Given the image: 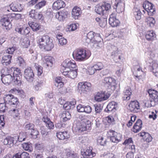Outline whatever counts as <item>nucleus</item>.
Wrapping results in <instances>:
<instances>
[{"mask_svg":"<svg viewBox=\"0 0 158 158\" xmlns=\"http://www.w3.org/2000/svg\"><path fill=\"white\" fill-rule=\"evenodd\" d=\"M100 40H101V38L100 37V34H95L92 31L89 32L83 39V41L87 44L90 42L93 43V45L95 48L100 47Z\"/></svg>","mask_w":158,"mask_h":158,"instance_id":"obj_1","label":"nucleus"},{"mask_svg":"<svg viewBox=\"0 0 158 158\" xmlns=\"http://www.w3.org/2000/svg\"><path fill=\"white\" fill-rule=\"evenodd\" d=\"M38 41L40 48H43L47 51L51 50L54 47L52 40L48 35L39 37Z\"/></svg>","mask_w":158,"mask_h":158,"instance_id":"obj_2","label":"nucleus"},{"mask_svg":"<svg viewBox=\"0 0 158 158\" xmlns=\"http://www.w3.org/2000/svg\"><path fill=\"white\" fill-rule=\"evenodd\" d=\"M90 123V121L86 119L78 121L73 126V128L75 129L76 131L81 133L91 129Z\"/></svg>","mask_w":158,"mask_h":158,"instance_id":"obj_3","label":"nucleus"},{"mask_svg":"<svg viewBox=\"0 0 158 158\" xmlns=\"http://www.w3.org/2000/svg\"><path fill=\"white\" fill-rule=\"evenodd\" d=\"M73 56L74 59L78 61H83L89 56L87 55L86 51L83 49H78L75 50L73 53Z\"/></svg>","mask_w":158,"mask_h":158,"instance_id":"obj_4","label":"nucleus"},{"mask_svg":"<svg viewBox=\"0 0 158 158\" xmlns=\"http://www.w3.org/2000/svg\"><path fill=\"white\" fill-rule=\"evenodd\" d=\"M150 107L155 106L158 102V92L154 89H149Z\"/></svg>","mask_w":158,"mask_h":158,"instance_id":"obj_5","label":"nucleus"},{"mask_svg":"<svg viewBox=\"0 0 158 158\" xmlns=\"http://www.w3.org/2000/svg\"><path fill=\"white\" fill-rule=\"evenodd\" d=\"M12 71L13 70L12 73L11 74L13 77L14 81L15 84L20 85L21 77L22 76V73L20 70L18 68H13Z\"/></svg>","mask_w":158,"mask_h":158,"instance_id":"obj_6","label":"nucleus"},{"mask_svg":"<svg viewBox=\"0 0 158 158\" xmlns=\"http://www.w3.org/2000/svg\"><path fill=\"white\" fill-rule=\"evenodd\" d=\"M108 136L110 137V140L112 142L117 143L121 140V135L120 133L112 131L110 130L107 132Z\"/></svg>","mask_w":158,"mask_h":158,"instance_id":"obj_7","label":"nucleus"},{"mask_svg":"<svg viewBox=\"0 0 158 158\" xmlns=\"http://www.w3.org/2000/svg\"><path fill=\"white\" fill-rule=\"evenodd\" d=\"M91 86L90 83L85 82L83 83L80 82L78 84L79 92L81 94H86L90 89Z\"/></svg>","mask_w":158,"mask_h":158,"instance_id":"obj_8","label":"nucleus"},{"mask_svg":"<svg viewBox=\"0 0 158 158\" xmlns=\"http://www.w3.org/2000/svg\"><path fill=\"white\" fill-rule=\"evenodd\" d=\"M76 69H72L70 70H68V69H64V70H61V72L63 74L69 78L74 79L75 78L77 75V72Z\"/></svg>","mask_w":158,"mask_h":158,"instance_id":"obj_9","label":"nucleus"},{"mask_svg":"<svg viewBox=\"0 0 158 158\" xmlns=\"http://www.w3.org/2000/svg\"><path fill=\"white\" fill-rule=\"evenodd\" d=\"M110 94L108 92L106 93L105 91L101 92H98L95 95L94 99L95 100L98 102H102L107 99Z\"/></svg>","mask_w":158,"mask_h":158,"instance_id":"obj_10","label":"nucleus"},{"mask_svg":"<svg viewBox=\"0 0 158 158\" xmlns=\"http://www.w3.org/2000/svg\"><path fill=\"white\" fill-rule=\"evenodd\" d=\"M131 70L132 71L133 74L135 77V79L138 78L139 80L140 77L143 74V71L138 64L134 66L131 68Z\"/></svg>","mask_w":158,"mask_h":158,"instance_id":"obj_11","label":"nucleus"},{"mask_svg":"<svg viewBox=\"0 0 158 158\" xmlns=\"http://www.w3.org/2000/svg\"><path fill=\"white\" fill-rule=\"evenodd\" d=\"M15 31L19 34L22 35L28 34L30 32V28L29 27H23L19 24L15 26Z\"/></svg>","mask_w":158,"mask_h":158,"instance_id":"obj_12","label":"nucleus"},{"mask_svg":"<svg viewBox=\"0 0 158 158\" xmlns=\"http://www.w3.org/2000/svg\"><path fill=\"white\" fill-rule=\"evenodd\" d=\"M63 68L61 70L68 69V70H70L72 69L76 68V65L75 62L73 60H66L64 61L62 64Z\"/></svg>","mask_w":158,"mask_h":158,"instance_id":"obj_13","label":"nucleus"},{"mask_svg":"<svg viewBox=\"0 0 158 158\" xmlns=\"http://www.w3.org/2000/svg\"><path fill=\"white\" fill-rule=\"evenodd\" d=\"M149 68L151 72H152L154 75L158 77V63L155 61L150 60Z\"/></svg>","mask_w":158,"mask_h":158,"instance_id":"obj_14","label":"nucleus"},{"mask_svg":"<svg viewBox=\"0 0 158 158\" xmlns=\"http://www.w3.org/2000/svg\"><path fill=\"white\" fill-rule=\"evenodd\" d=\"M24 76L28 81L31 82L33 81L34 75L33 71L31 68H28L25 70Z\"/></svg>","mask_w":158,"mask_h":158,"instance_id":"obj_15","label":"nucleus"},{"mask_svg":"<svg viewBox=\"0 0 158 158\" xmlns=\"http://www.w3.org/2000/svg\"><path fill=\"white\" fill-rule=\"evenodd\" d=\"M129 110L133 113L139 112L140 110L139 103L137 101H133L131 102L129 105Z\"/></svg>","mask_w":158,"mask_h":158,"instance_id":"obj_16","label":"nucleus"},{"mask_svg":"<svg viewBox=\"0 0 158 158\" xmlns=\"http://www.w3.org/2000/svg\"><path fill=\"white\" fill-rule=\"evenodd\" d=\"M2 25L3 26V29L6 30H9L11 28L12 24L10 23L9 17L6 16L2 17L1 20Z\"/></svg>","mask_w":158,"mask_h":158,"instance_id":"obj_17","label":"nucleus"},{"mask_svg":"<svg viewBox=\"0 0 158 158\" xmlns=\"http://www.w3.org/2000/svg\"><path fill=\"white\" fill-rule=\"evenodd\" d=\"M1 79L2 83L6 85H9L14 80L13 77L11 74L6 75L2 74L1 76Z\"/></svg>","mask_w":158,"mask_h":158,"instance_id":"obj_18","label":"nucleus"},{"mask_svg":"<svg viewBox=\"0 0 158 158\" xmlns=\"http://www.w3.org/2000/svg\"><path fill=\"white\" fill-rule=\"evenodd\" d=\"M116 13H112L110 16L109 19L110 24L112 27H117L120 23L118 19L116 18Z\"/></svg>","mask_w":158,"mask_h":158,"instance_id":"obj_19","label":"nucleus"},{"mask_svg":"<svg viewBox=\"0 0 158 158\" xmlns=\"http://www.w3.org/2000/svg\"><path fill=\"white\" fill-rule=\"evenodd\" d=\"M114 9L118 13L123 12L124 10V4L121 2V0H115Z\"/></svg>","mask_w":158,"mask_h":158,"instance_id":"obj_20","label":"nucleus"},{"mask_svg":"<svg viewBox=\"0 0 158 158\" xmlns=\"http://www.w3.org/2000/svg\"><path fill=\"white\" fill-rule=\"evenodd\" d=\"M102 82L106 86L109 87L115 85V81L111 77H105L102 80Z\"/></svg>","mask_w":158,"mask_h":158,"instance_id":"obj_21","label":"nucleus"},{"mask_svg":"<svg viewBox=\"0 0 158 158\" xmlns=\"http://www.w3.org/2000/svg\"><path fill=\"white\" fill-rule=\"evenodd\" d=\"M117 107V103L113 101L109 103L105 110L106 112L108 113L114 112L116 110Z\"/></svg>","mask_w":158,"mask_h":158,"instance_id":"obj_22","label":"nucleus"},{"mask_svg":"<svg viewBox=\"0 0 158 158\" xmlns=\"http://www.w3.org/2000/svg\"><path fill=\"white\" fill-rule=\"evenodd\" d=\"M65 6V4L64 2L61 0H58L53 3L52 8L53 10H57L64 7Z\"/></svg>","mask_w":158,"mask_h":158,"instance_id":"obj_23","label":"nucleus"},{"mask_svg":"<svg viewBox=\"0 0 158 158\" xmlns=\"http://www.w3.org/2000/svg\"><path fill=\"white\" fill-rule=\"evenodd\" d=\"M68 14V12L64 10L56 13L55 15V17L60 21H63L67 18Z\"/></svg>","mask_w":158,"mask_h":158,"instance_id":"obj_24","label":"nucleus"},{"mask_svg":"<svg viewBox=\"0 0 158 158\" xmlns=\"http://www.w3.org/2000/svg\"><path fill=\"white\" fill-rule=\"evenodd\" d=\"M81 13V8L78 6H75L72 12V16L75 19H77Z\"/></svg>","mask_w":158,"mask_h":158,"instance_id":"obj_25","label":"nucleus"},{"mask_svg":"<svg viewBox=\"0 0 158 158\" xmlns=\"http://www.w3.org/2000/svg\"><path fill=\"white\" fill-rule=\"evenodd\" d=\"M76 104V101L73 99L70 102H67L65 103L63 105V107L66 110H72L75 107Z\"/></svg>","mask_w":158,"mask_h":158,"instance_id":"obj_26","label":"nucleus"},{"mask_svg":"<svg viewBox=\"0 0 158 158\" xmlns=\"http://www.w3.org/2000/svg\"><path fill=\"white\" fill-rule=\"evenodd\" d=\"M29 16L37 20L41 19L43 17L41 12H35V10H32L30 12Z\"/></svg>","mask_w":158,"mask_h":158,"instance_id":"obj_27","label":"nucleus"},{"mask_svg":"<svg viewBox=\"0 0 158 158\" xmlns=\"http://www.w3.org/2000/svg\"><path fill=\"white\" fill-rule=\"evenodd\" d=\"M56 136L59 139L64 140L68 139L70 137V135L67 131L57 132Z\"/></svg>","mask_w":158,"mask_h":158,"instance_id":"obj_28","label":"nucleus"},{"mask_svg":"<svg viewBox=\"0 0 158 158\" xmlns=\"http://www.w3.org/2000/svg\"><path fill=\"white\" fill-rule=\"evenodd\" d=\"M10 9L13 11H20L23 8L20 3L14 2L10 5Z\"/></svg>","mask_w":158,"mask_h":158,"instance_id":"obj_29","label":"nucleus"},{"mask_svg":"<svg viewBox=\"0 0 158 158\" xmlns=\"http://www.w3.org/2000/svg\"><path fill=\"white\" fill-rule=\"evenodd\" d=\"M142 122L140 119H138L135 124L133 127V131L135 133H137L140 131L142 128Z\"/></svg>","mask_w":158,"mask_h":158,"instance_id":"obj_30","label":"nucleus"},{"mask_svg":"<svg viewBox=\"0 0 158 158\" xmlns=\"http://www.w3.org/2000/svg\"><path fill=\"white\" fill-rule=\"evenodd\" d=\"M14 138L11 136H7L3 141V143L5 145H7V147L11 148L14 145Z\"/></svg>","mask_w":158,"mask_h":158,"instance_id":"obj_31","label":"nucleus"},{"mask_svg":"<svg viewBox=\"0 0 158 158\" xmlns=\"http://www.w3.org/2000/svg\"><path fill=\"white\" fill-rule=\"evenodd\" d=\"M54 59L51 56H45L44 57V64L47 66L52 67L53 64Z\"/></svg>","mask_w":158,"mask_h":158,"instance_id":"obj_32","label":"nucleus"},{"mask_svg":"<svg viewBox=\"0 0 158 158\" xmlns=\"http://www.w3.org/2000/svg\"><path fill=\"white\" fill-rule=\"evenodd\" d=\"M81 154L82 156H87L89 158H92L96 155V153L92 152V148H90L87 149L85 152H81Z\"/></svg>","mask_w":158,"mask_h":158,"instance_id":"obj_33","label":"nucleus"},{"mask_svg":"<svg viewBox=\"0 0 158 158\" xmlns=\"http://www.w3.org/2000/svg\"><path fill=\"white\" fill-rule=\"evenodd\" d=\"M131 89L130 88L127 87L125 89L124 91V96L123 97L124 100L128 101L130 99V96L131 94Z\"/></svg>","mask_w":158,"mask_h":158,"instance_id":"obj_34","label":"nucleus"},{"mask_svg":"<svg viewBox=\"0 0 158 158\" xmlns=\"http://www.w3.org/2000/svg\"><path fill=\"white\" fill-rule=\"evenodd\" d=\"M12 56L9 54H5L2 57V64L4 65H7L10 63Z\"/></svg>","mask_w":158,"mask_h":158,"instance_id":"obj_35","label":"nucleus"},{"mask_svg":"<svg viewBox=\"0 0 158 158\" xmlns=\"http://www.w3.org/2000/svg\"><path fill=\"white\" fill-rule=\"evenodd\" d=\"M101 5L105 14L109 12L111 8V5L107 2H102Z\"/></svg>","mask_w":158,"mask_h":158,"instance_id":"obj_36","label":"nucleus"},{"mask_svg":"<svg viewBox=\"0 0 158 158\" xmlns=\"http://www.w3.org/2000/svg\"><path fill=\"white\" fill-rule=\"evenodd\" d=\"M112 48L113 50L111 52V56L113 59H115L118 55L121 53V51L119 50L118 48L116 46H112Z\"/></svg>","mask_w":158,"mask_h":158,"instance_id":"obj_37","label":"nucleus"},{"mask_svg":"<svg viewBox=\"0 0 158 158\" xmlns=\"http://www.w3.org/2000/svg\"><path fill=\"white\" fill-rule=\"evenodd\" d=\"M62 121L65 122L69 121L71 118L70 114L68 111H64L62 114Z\"/></svg>","mask_w":158,"mask_h":158,"instance_id":"obj_38","label":"nucleus"},{"mask_svg":"<svg viewBox=\"0 0 158 158\" xmlns=\"http://www.w3.org/2000/svg\"><path fill=\"white\" fill-rule=\"evenodd\" d=\"M44 81L43 80H38L34 85V87L36 91L40 90L44 84Z\"/></svg>","mask_w":158,"mask_h":158,"instance_id":"obj_39","label":"nucleus"},{"mask_svg":"<svg viewBox=\"0 0 158 158\" xmlns=\"http://www.w3.org/2000/svg\"><path fill=\"white\" fill-rule=\"evenodd\" d=\"M29 25L33 31H37L40 27V25L36 22H29Z\"/></svg>","mask_w":158,"mask_h":158,"instance_id":"obj_40","label":"nucleus"},{"mask_svg":"<svg viewBox=\"0 0 158 158\" xmlns=\"http://www.w3.org/2000/svg\"><path fill=\"white\" fill-rule=\"evenodd\" d=\"M23 149L29 152H31L33 150L32 144L29 143H24L22 144Z\"/></svg>","mask_w":158,"mask_h":158,"instance_id":"obj_41","label":"nucleus"},{"mask_svg":"<svg viewBox=\"0 0 158 158\" xmlns=\"http://www.w3.org/2000/svg\"><path fill=\"white\" fill-rule=\"evenodd\" d=\"M65 154L66 156L68 157H71L73 158H78L77 154L74 152L73 151L70 150L69 149L65 150Z\"/></svg>","mask_w":158,"mask_h":158,"instance_id":"obj_42","label":"nucleus"},{"mask_svg":"<svg viewBox=\"0 0 158 158\" xmlns=\"http://www.w3.org/2000/svg\"><path fill=\"white\" fill-rule=\"evenodd\" d=\"M55 81L54 83L56 86L61 88L63 86L64 84L61 77H56L55 79Z\"/></svg>","mask_w":158,"mask_h":158,"instance_id":"obj_43","label":"nucleus"},{"mask_svg":"<svg viewBox=\"0 0 158 158\" xmlns=\"http://www.w3.org/2000/svg\"><path fill=\"white\" fill-rule=\"evenodd\" d=\"M95 11L97 14L101 15L106 14L101 5L96 7Z\"/></svg>","mask_w":158,"mask_h":158,"instance_id":"obj_44","label":"nucleus"},{"mask_svg":"<svg viewBox=\"0 0 158 158\" xmlns=\"http://www.w3.org/2000/svg\"><path fill=\"white\" fill-rule=\"evenodd\" d=\"M14 96L11 94H6L3 97V99L5 103L9 104Z\"/></svg>","mask_w":158,"mask_h":158,"instance_id":"obj_45","label":"nucleus"},{"mask_svg":"<svg viewBox=\"0 0 158 158\" xmlns=\"http://www.w3.org/2000/svg\"><path fill=\"white\" fill-rule=\"evenodd\" d=\"M58 40L59 44L61 45H65L67 43V40L64 38H62L60 35H58L56 36Z\"/></svg>","mask_w":158,"mask_h":158,"instance_id":"obj_46","label":"nucleus"},{"mask_svg":"<svg viewBox=\"0 0 158 158\" xmlns=\"http://www.w3.org/2000/svg\"><path fill=\"white\" fill-rule=\"evenodd\" d=\"M96 115L100 114L102 111L103 107L100 104H95L94 105Z\"/></svg>","mask_w":158,"mask_h":158,"instance_id":"obj_47","label":"nucleus"},{"mask_svg":"<svg viewBox=\"0 0 158 158\" xmlns=\"http://www.w3.org/2000/svg\"><path fill=\"white\" fill-rule=\"evenodd\" d=\"M26 132H20L18 137V140L20 142L24 141L27 137Z\"/></svg>","mask_w":158,"mask_h":158,"instance_id":"obj_48","label":"nucleus"},{"mask_svg":"<svg viewBox=\"0 0 158 158\" xmlns=\"http://www.w3.org/2000/svg\"><path fill=\"white\" fill-rule=\"evenodd\" d=\"M21 44L25 48H27L30 44V41L27 38H25L21 40Z\"/></svg>","mask_w":158,"mask_h":158,"instance_id":"obj_49","label":"nucleus"},{"mask_svg":"<svg viewBox=\"0 0 158 158\" xmlns=\"http://www.w3.org/2000/svg\"><path fill=\"white\" fill-rule=\"evenodd\" d=\"M97 143L101 145L105 146L107 142L106 140L102 136H100L98 137L97 140Z\"/></svg>","mask_w":158,"mask_h":158,"instance_id":"obj_50","label":"nucleus"},{"mask_svg":"<svg viewBox=\"0 0 158 158\" xmlns=\"http://www.w3.org/2000/svg\"><path fill=\"white\" fill-rule=\"evenodd\" d=\"M134 15L135 16L136 19L139 20L141 18V11L137 9H134Z\"/></svg>","mask_w":158,"mask_h":158,"instance_id":"obj_51","label":"nucleus"},{"mask_svg":"<svg viewBox=\"0 0 158 158\" xmlns=\"http://www.w3.org/2000/svg\"><path fill=\"white\" fill-rule=\"evenodd\" d=\"M18 99L14 97L12 99V100H11V101L8 104L11 106L13 105V107H16L17 105H18Z\"/></svg>","mask_w":158,"mask_h":158,"instance_id":"obj_52","label":"nucleus"},{"mask_svg":"<svg viewBox=\"0 0 158 158\" xmlns=\"http://www.w3.org/2000/svg\"><path fill=\"white\" fill-rule=\"evenodd\" d=\"M17 62L19 63V66L24 67L25 65V62L24 59L21 57L19 56L17 58Z\"/></svg>","mask_w":158,"mask_h":158,"instance_id":"obj_53","label":"nucleus"},{"mask_svg":"<svg viewBox=\"0 0 158 158\" xmlns=\"http://www.w3.org/2000/svg\"><path fill=\"white\" fill-rule=\"evenodd\" d=\"M46 2L45 1H42L38 3L35 6V7L36 9L39 10L44 6L46 4Z\"/></svg>","mask_w":158,"mask_h":158,"instance_id":"obj_54","label":"nucleus"},{"mask_svg":"<svg viewBox=\"0 0 158 158\" xmlns=\"http://www.w3.org/2000/svg\"><path fill=\"white\" fill-rule=\"evenodd\" d=\"M17 154L19 158H30L29 156V154L27 152H19Z\"/></svg>","mask_w":158,"mask_h":158,"instance_id":"obj_55","label":"nucleus"},{"mask_svg":"<svg viewBox=\"0 0 158 158\" xmlns=\"http://www.w3.org/2000/svg\"><path fill=\"white\" fill-rule=\"evenodd\" d=\"M156 35L155 32L152 31H149V41L153 40L156 39Z\"/></svg>","mask_w":158,"mask_h":158,"instance_id":"obj_56","label":"nucleus"},{"mask_svg":"<svg viewBox=\"0 0 158 158\" xmlns=\"http://www.w3.org/2000/svg\"><path fill=\"white\" fill-rule=\"evenodd\" d=\"M93 66L96 71L101 70L103 67V64L101 62H98Z\"/></svg>","mask_w":158,"mask_h":158,"instance_id":"obj_57","label":"nucleus"},{"mask_svg":"<svg viewBox=\"0 0 158 158\" xmlns=\"http://www.w3.org/2000/svg\"><path fill=\"white\" fill-rule=\"evenodd\" d=\"M39 132L38 131L33 128V129L31 131V135L32 136V137L34 139L36 138L39 135Z\"/></svg>","mask_w":158,"mask_h":158,"instance_id":"obj_58","label":"nucleus"},{"mask_svg":"<svg viewBox=\"0 0 158 158\" xmlns=\"http://www.w3.org/2000/svg\"><path fill=\"white\" fill-rule=\"evenodd\" d=\"M156 21L154 18L149 17V26L151 27H154Z\"/></svg>","mask_w":158,"mask_h":158,"instance_id":"obj_59","label":"nucleus"},{"mask_svg":"<svg viewBox=\"0 0 158 158\" xmlns=\"http://www.w3.org/2000/svg\"><path fill=\"white\" fill-rule=\"evenodd\" d=\"M43 144L42 143H38L35 145V148L36 150H43Z\"/></svg>","mask_w":158,"mask_h":158,"instance_id":"obj_60","label":"nucleus"},{"mask_svg":"<svg viewBox=\"0 0 158 158\" xmlns=\"http://www.w3.org/2000/svg\"><path fill=\"white\" fill-rule=\"evenodd\" d=\"M15 108H12L11 111H12L13 113L15 114V116L18 119L20 118L19 117V110L18 109H16V107H15Z\"/></svg>","mask_w":158,"mask_h":158,"instance_id":"obj_61","label":"nucleus"},{"mask_svg":"<svg viewBox=\"0 0 158 158\" xmlns=\"http://www.w3.org/2000/svg\"><path fill=\"white\" fill-rule=\"evenodd\" d=\"M11 17L16 20H18L21 18V15L20 14L13 13L11 14Z\"/></svg>","mask_w":158,"mask_h":158,"instance_id":"obj_62","label":"nucleus"},{"mask_svg":"<svg viewBox=\"0 0 158 158\" xmlns=\"http://www.w3.org/2000/svg\"><path fill=\"white\" fill-rule=\"evenodd\" d=\"M85 106L81 104L78 105L77 107V110L79 112H84Z\"/></svg>","mask_w":158,"mask_h":158,"instance_id":"obj_63","label":"nucleus"},{"mask_svg":"<svg viewBox=\"0 0 158 158\" xmlns=\"http://www.w3.org/2000/svg\"><path fill=\"white\" fill-rule=\"evenodd\" d=\"M16 50L15 47H12L11 48H9L6 50V53L9 54H12Z\"/></svg>","mask_w":158,"mask_h":158,"instance_id":"obj_64","label":"nucleus"}]
</instances>
